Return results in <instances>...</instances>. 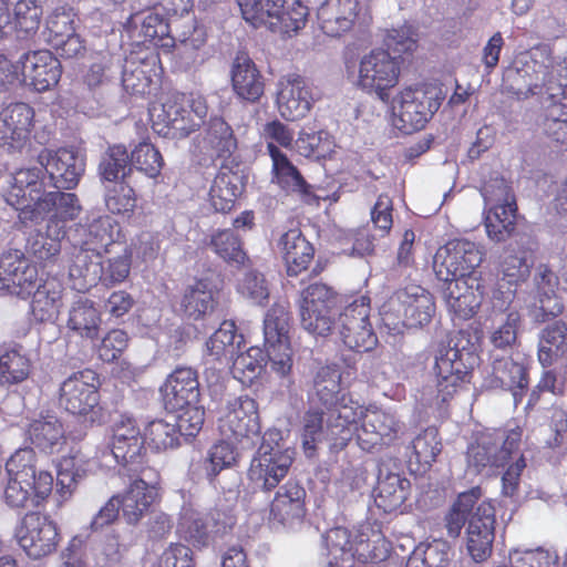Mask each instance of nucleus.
<instances>
[{"label":"nucleus","mask_w":567,"mask_h":567,"mask_svg":"<svg viewBox=\"0 0 567 567\" xmlns=\"http://www.w3.org/2000/svg\"><path fill=\"white\" fill-rule=\"evenodd\" d=\"M504 79L507 90L518 97L538 94L544 89L555 96L567 85V56L553 55L547 44L535 45L515 56Z\"/></svg>","instance_id":"nucleus-1"},{"label":"nucleus","mask_w":567,"mask_h":567,"mask_svg":"<svg viewBox=\"0 0 567 567\" xmlns=\"http://www.w3.org/2000/svg\"><path fill=\"white\" fill-rule=\"evenodd\" d=\"M400 431L394 415L377 406L364 408L352 398H343L336 409L334 434L342 441L357 436L362 450L390 444Z\"/></svg>","instance_id":"nucleus-2"},{"label":"nucleus","mask_w":567,"mask_h":567,"mask_svg":"<svg viewBox=\"0 0 567 567\" xmlns=\"http://www.w3.org/2000/svg\"><path fill=\"white\" fill-rule=\"evenodd\" d=\"M8 482L3 498L11 508L37 507L52 492L53 476L38 466L32 447L17 450L6 463Z\"/></svg>","instance_id":"nucleus-3"},{"label":"nucleus","mask_w":567,"mask_h":567,"mask_svg":"<svg viewBox=\"0 0 567 567\" xmlns=\"http://www.w3.org/2000/svg\"><path fill=\"white\" fill-rule=\"evenodd\" d=\"M346 71L354 87L388 103L391 90L400 80L401 62L389 50L375 48L361 54L357 61L347 62Z\"/></svg>","instance_id":"nucleus-4"},{"label":"nucleus","mask_w":567,"mask_h":567,"mask_svg":"<svg viewBox=\"0 0 567 567\" xmlns=\"http://www.w3.org/2000/svg\"><path fill=\"white\" fill-rule=\"evenodd\" d=\"M166 410L179 415V427L189 436L199 433L205 421V409L199 403L200 392L196 371L177 368L161 388Z\"/></svg>","instance_id":"nucleus-5"},{"label":"nucleus","mask_w":567,"mask_h":567,"mask_svg":"<svg viewBox=\"0 0 567 567\" xmlns=\"http://www.w3.org/2000/svg\"><path fill=\"white\" fill-rule=\"evenodd\" d=\"M435 313L433 296L423 287L412 285L395 291L382 305V323L391 334H401L405 328H419L431 322Z\"/></svg>","instance_id":"nucleus-6"},{"label":"nucleus","mask_w":567,"mask_h":567,"mask_svg":"<svg viewBox=\"0 0 567 567\" xmlns=\"http://www.w3.org/2000/svg\"><path fill=\"white\" fill-rule=\"evenodd\" d=\"M477 362L475 353L466 348H458L457 344L441 342L434 352L433 372L436 378L435 396L425 398L423 393L422 400L425 404L432 406L447 402L466 383L470 382L471 370Z\"/></svg>","instance_id":"nucleus-7"},{"label":"nucleus","mask_w":567,"mask_h":567,"mask_svg":"<svg viewBox=\"0 0 567 567\" xmlns=\"http://www.w3.org/2000/svg\"><path fill=\"white\" fill-rule=\"evenodd\" d=\"M444 96L435 84L406 86L391 100L393 125L404 134L422 130L440 109Z\"/></svg>","instance_id":"nucleus-8"},{"label":"nucleus","mask_w":567,"mask_h":567,"mask_svg":"<svg viewBox=\"0 0 567 567\" xmlns=\"http://www.w3.org/2000/svg\"><path fill=\"white\" fill-rule=\"evenodd\" d=\"M241 16L254 28L266 27L272 32L293 35L306 25L308 8L295 0H236Z\"/></svg>","instance_id":"nucleus-9"},{"label":"nucleus","mask_w":567,"mask_h":567,"mask_svg":"<svg viewBox=\"0 0 567 567\" xmlns=\"http://www.w3.org/2000/svg\"><path fill=\"white\" fill-rule=\"evenodd\" d=\"M145 440L141 434L135 419L131 415H120L112 425L111 451L104 457L111 458L105 466L111 467L112 461L122 465L128 474H146L156 476V471L146 465L144 456Z\"/></svg>","instance_id":"nucleus-10"},{"label":"nucleus","mask_w":567,"mask_h":567,"mask_svg":"<svg viewBox=\"0 0 567 567\" xmlns=\"http://www.w3.org/2000/svg\"><path fill=\"white\" fill-rule=\"evenodd\" d=\"M218 430L243 450L252 449L262 441L256 401L247 395L228 400L219 411Z\"/></svg>","instance_id":"nucleus-11"},{"label":"nucleus","mask_w":567,"mask_h":567,"mask_svg":"<svg viewBox=\"0 0 567 567\" xmlns=\"http://www.w3.org/2000/svg\"><path fill=\"white\" fill-rule=\"evenodd\" d=\"M487 210L484 225L487 237L495 241H505L514 231L516 203L511 187L504 178H495L482 187Z\"/></svg>","instance_id":"nucleus-12"},{"label":"nucleus","mask_w":567,"mask_h":567,"mask_svg":"<svg viewBox=\"0 0 567 567\" xmlns=\"http://www.w3.org/2000/svg\"><path fill=\"white\" fill-rule=\"evenodd\" d=\"M278 432L267 431L256 455L250 462L248 477L256 487L269 491L287 475L293 460V452L278 443Z\"/></svg>","instance_id":"nucleus-13"},{"label":"nucleus","mask_w":567,"mask_h":567,"mask_svg":"<svg viewBox=\"0 0 567 567\" xmlns=\"http://www.w3.org/2000/svg\"><path fill=\"white\" fill-rule=\"evenodd\" d=\"M336 292L320 282L309 285L300 292L298 310L301 327L313 336L326 337L334 326Z\"/></svg>","instance_id":"nucleus-14"},{"label":"nucleus","mask_w":567,"mask_h":567,"mask_svg":"<svg viewBox=\"0 0 567 567\" xmlns=\"http://www.w3.org/2000/svg\"><path fill=\"white\" fill-rule=\"evenodd\" d=\"M243 344L244 336L237 333L236 324L230 320L223 321L206 341L203 357L204 375L208 386L214 388L215 392L221 390L223 370Z\"/></svg>","instance_id":"nucleus-15"},{"label":"nucleus","mask_w":567,"mask_h":567,"mask_svg":"<svg viewBox=\"0 0 567 567\" xmlns=\"http://www.w3.org/2000/svg\"><path fill=\"white\" fill-rule=\"evenodd\" d=\"M370 298L360 296L344 307L334 319L332 331L339 333L340 339L351 350L358 352L371 351L378 344L377 334L370 322Z\"/></svg>","instance_id":"nucleus-16"},{"label":"nucleus","mask_w":567,"mask_h":567,"mask_svg":"<svg viewBox=\"0 0 567 567\" xmlns=\"http://www.w3.org/2000/svg\"><path fill=\"white\" fill-rule=\"evenodd\" d=\"M288 332V307L284 302H277L266 313L264 338L270 369L281 378L288 377L292 368Z\"/></svg>","instance_id":"nucleus-17"},{"label":"nucleus","mask_w":567,"mask_h":567,"mask_svg":"<svg viewBox=\"0 0 567 567\" xmlns=\"http://www.w3.org/2000/svg\"><path fill=\"white\" fill-rule=\"evenodd\" d=\"M483 261L478 246L466 239H455L440 247L433 258V269L442 281L477 277L475 269Z\"/></svg>","instance_id":"nucleus-18"},{"label":"nucleus","mask_w":567,"mask_h":567,"mask_svg":"<svg viewBox=\"0 0 567 567\" xmlns=\"http://www.w3.org/2000/svg\"><path fill=\"white\" fill-rule=\"evenodd\" d=\"M522 430L517 426L508 431H495L480 436L467 451L470 467L480 472L486 466H503L518 452Z\"/></svg>","instance_id":"nucleus-19"},{"label":"nucleus","mask_w":567,"mask_h":567,"mask_svg":"<svg viewBox=\"0 0 567 567\" xmlns=\"http://www.w3.org/2000/svg\"><path fill=\"white\" fill-rule=\"evenodd\" d=\"M532 252L526 249L511 248L501 262L502 277L493 289L491 308L494 312L509 310L517 302L516 287L528 277L532 266ZM520 300V298L518 297Z\"/></svg>","instance_id":"nucleus-20"},{"label":"nucleus","mask_w":567,"mask_h":567,"mask_svg":"<svg viewBox=\"0 0 567 567\" xmlns=\"http://www.w3.org/2000/svg\"><path fill=\"white\" fill-rule=\"evenodd\" d=\"M19 546L33 559H40L55 551L59 544L56 523L39 513L27 514L16 528Z\"/></svg>","instance_id":"nucleus-21"},{"label":"nucleus","mask_w":567,"mask_h":567,"mask_svg":"<svg viewBox=\"0 0 567 567\" xmlns=\"http://www.w3.org/2000/svg\"><path fill=\"white\" fill-rule=\"evenodd\" d=\"M82 207L73 193H63L60 190L43 193L34 207L24 208L19 214V219L23 224L43 220L48 216V225H55L62 230H66V223L74 220Z\"/></svg>","instance_id":"nucleus-22"},{"label":"nucleus","mask_w":567,"mask_h":567,"mask_svg":"<svg viewBox=\"0 0 567 567\" xmlns=\"http://www.w3.org/2000/svg\"><path fill=\"white\" fill-rule=\"evenodd\" d=\"M38 270L20 249L0 255V293L29 298L37 287Z\"/></svg>","instance_id":"nucleus-23"},{"label":"nucleus","mask_w":567,"mask_h":567,"mask_svg":"<svg viewBox=\"0 0 567 567\" xmlns=\"http://www.w3.org/2000/svg\"><path fill=\"white\" fill-rule=\"evenodd\" d=\"M38 162L59 189L74 188L85 169L84 156L72 147L43 148L38 155Z\"/></svg>","instance_id":"nucleus-24"},{"label":"nucleus","mask_w":567,"mask_h":567,"mask_svg":"<svg viewBox=\"0 0 567 567\" xmlns=\"http://www.w3.org/2000/svg\"><path fill=\"white\" fill-rule=\"evenodd\" d=\"M318 96L310 83L298 74L282 76L277 83L276 105L287 121L303 118Z\"/></svg>","instance_id":"nucleus-25"},{"label":"nucleus","mask_w":567,"mask_h":567,"mask_svg":"<svg viewBox=\"0 0 567 567\" xmlns=\"http://www.w3.org/2000/svg\"><path fill=\"white\" fill-rule=\"evenodd\" d=\"M97 377L83 370L66 378L60 385L59 404L74 415H86L99 404Z\"/></svg>","instance_id":"nucleus-26"},{"label":"nucleus","mask_w":567,"mask_h":567,"mask_svg":"<svg viewBox=\"0 0 567 567\" xmlns=\"http://www.w3.org/2000/svg\"><path fill=\"white\" fill-rule=\"evenodd\" d=\"M153 130L164 137L183 138L199 127L184 102V94H176L159 106L150 110Z\"/></svg>","instance_id":"nucleus-27"},{"label":"nucleus","mask_w":567,"mask_h":567,"mask_svg":"<svg viewBox=\"0 0 567 567\" xmlns=\"http://www.w3.org/2000/svg\"><path fill=\"white\" fill-rule=\"evenodd\" d=\"M124 35L134 44L150 43L165 52H169L176 45L166 20L151 10L131 14L123 24Z\"/></svg>","instance_id":"nucleus-28"},{"label":"nucleus","mask_w":567,"mask_h":567,"mask_svg":"<svg viewBox=\"0 0 567 567\" xmlns=\"http://www.w3.org/2000/svg\"><path fill=\"white\" fill-rule=\"evenodd\" d=\"M321 30L329 37H341L357 25L370 23V16L362 11L359 0H326L318 9Z\"/></svg>","instance_id":"nucleus-29"},{"label":"nucleus","mask_w":567,"mask_h":567,"mask_svg":"<svg viewBox=\"0 0 567 567\" xmlns=\"http://www.w3.org/2000/svg\"><path fill=\"white\" fill-rule=\"evenodd\" d=\"M19 80L43 92L58 84L61 76L60 61L48 50L24 53L17 63Z\"/></svg>","instance_id":"nucleus-30"},{"label":"nucleus","mask_w":567,"mask_h":567,"mask_svg":"<svg viewBox=\"0 0 567 567\" xmlns=\"http://www.w3.org/2000/svg\"><path fill=\"white\" fill-rule=\"evenodd\" d=\"M495 509L489 502H481L468 518L466 547L476 561L485 560L492 553Z\"/></svg>","instance_id":"nucleus-31"},{"label":"nucleus","mask_w":567,"mask_h":567,"mask_svg":"<svg viewBox=\"0 0 567 567\" xmlns=\"http://www.w3.org/2000/svg\"><path fill=\"white\" fill-rule=\"evenodd\" d=\"M34 111L25 103H13L0 112V147L21 150L29 141Z\"/></svg>","instance_id":"nucleus-32"},{"label":"nucleus","mask_w":567,"mask_h":567,"mask_svg":"<svg viewBox=\"0 0 567 567\" xmlns=\"http://www.w3.org/2000/svg\"><path fill=\"white\" fill-rule=\"evenodd\" d=\"M137 477L120 495V506L127 524L135 525L157 497L158 473L135 474Z\"/></svg>","instance_id":"nucleus-33"},{"label":"nucleus","mask_w":567,"mask_h":567,"mask_svg":"<svg viewBox=\"0 0 567 567\" xmlns=\"http://www.w3.org/2000/svg\"><path fill=\"white\" fill-rule=\"evenodd\" d=\"M443 298L450 312L460 319H470L478 310L484 288L478 277L445 281Z\"/></svg>","instance_id":"nucleus-34"},{"label":"nucleus","mask_w":567,"mask_h":567,"mask_svg":"<svg viewBox=\"0 0 567 567\" xmlns=\"http://www.w3.org/2000/svg\"><path fill=\"white\" fill-rule=\"evenodd\" d=\"M24 433L30 444L45 454H58L66 445L64 426L53 414L31 419Z\"/></svg>","instance_id":"nucleus-35"},{"label":"nucleus","mask_w":567,"mask_h":567,"mask_svg":"<svg viewBox=\"0 0 567 567\" xmlns=\"http://www.w3.org/2000/svg\"><path fill=\"white\" fill-rule=\"evenodd\" d=\"M41 169L21 168L9 177V188L3 197L8 205L12 206L18 215L24 208L34 207V202L42 197V183L40 182Z\"/></svg>","instance_id":"nucleus-36"},{"label":"nucleus","mask_w":567,"mask_h":567,"mask_svg":"<svg viewBox=\"0 0 567 567\" xmlns=\"http://www.w3.org/2000/svg\"><path fill=\"white\" fill-rule=\"evenodd\" d=\"M484 384L489 389H504L513 393L515 400L527 388L528 377L525 364L519 358L494 357L491 372Z\"/></svg>","instance_id":"nucleus-37"},{"label":"nucleus","mask_w":567,"mask_h":567,"mask_svg":"<svg viewBox=\"0 0 567 567\" xmlns=\"http://www.w3.org/2000/svg\"><path fill=\"white\" fill-rule=\"evenodd\" d=\"M558 277L546 265H539L534 275L536 296L534 302L527 305L537 320H545L547 316H558L563 312V305L556 298Z\"/></svg>","instance_id":"nucleus-38"},{"label":"nucleus","mask_w":567,"mask_h":567,"mask_svg":"<svg viewBox=\"0 0 567 567\" xmlns=\"http://www.w3.org/2000/svg\"><path fill=\"white\" fill-rule=\"evenodd\" d=\"M101 326L102 315L92 300L80 297L70 305L65 328L71 336L94 341L100 334Z\"/></svg>","instance_id":"nucleus-39"},{"label":"nucleus","mask_w":567,"mask_h":567,"mask_svg":"<svg viewBox=\"0 0 567 567\" xmlns=\"http://www.w3.org/2000/svg\"><path fill=\"white\" fill-rule=\"evenodd\" d=\"M102 276L101 254L81 244L73 246L69 260V278L78 291L96 285Z\"/></svg>","instance_id":"nucleus-40"},{"label":"nucleus","mask_w":567,"mask_h":567,"mask_svg":"<svg viewBox=\"0 0 567 567\" xmlns=\"http://www.w3.org/2000/svg\"><path fill=\"white\" fill-rule=\"evenodd\" d=\"M230 76L233 90L238 99L254 103L262 96L265 90L262 75L248 55H236Z\"/></svg>","instance_id":"nucleus-41"},{"label":"nucleus","mask_w":567,"mask_h":567,"mask_svg":"<svg viewBox=\"0 0 567 567\" xmlns=\"http://www.w3.org/2000/svg\"><path fill=\"white\" fill-rule=\"evenodd\" d=\"M63 285L58 279L50 278L42 284L37 279V287L31 293L33 317L41 322L56 320L63 306Z\"/></svg>","instance_id":"nucleus-42"},{"label":"nucleus","mask_w":567,"mask_h":567,"mask_svg":"<svg viewBox=\"0 0 567 567\" xmlns=\"http://www.w3.org/2000/svg\"><path fill=\"white\" fill-rule=\"evenodd\" d=\"M268 154L272 163L271 182L288 194L308 195L309 185L287 155L271 143L268 145Z\"/></svg>","instance_id":"nucleus-43"},{"label":"nucleus","mask_w":567,"mask_h":567,"mask_svg":"<svg viewBox=\"0 0 567 567\" xmlns=\"http://www.w3.org/2000/svg\"><path fill=\"white\" fill-rule=\"evenodd\" d=\"M341 374L337 365H324L318 369L313 380V393L311 400H317L331 411V425L336 430V409L347 394H341Z\"/></svg>","instance_id":"nucleus-44"},{"label":"nucleus","mask_w":567,"mask_h":567,"mask_svg":"<svg viewBox=\"0 0 567 567\" xmlns=\"http://www.w3.org/2000/svg\"><path fill=\"white\" fill-rule=\"evenodd\" d=\"M181 435L190 437L181 430L179 415L172 412L164 419L150 421L144 427L145 444L156 452L177 447Z\"/></svg>","instance_id":"nucleus-45"},{"label":"nucleus","mask_w":567,"mask_h":567,"mask_svg":"<svg viewBox=\"0 0 567 567\" xmlns=\"http://www.w3.org/2000/svg\"><path fill=\"white\" fill-rule=\"evenodd\" d=\"M289 276H298L306 270L313 258L312 245L302 236L299 229H289L279 240Z\"/></svg>","instance_id":"nucleus-46"},{"label":"nucleus","mask_w":567,"mask_h":567,"mask_svg":"<svg viewBox=\"0 0 567 567\" xmlns=\"http://www.w3.org/2000/svg\"><path fill=\"white\" fill-rule=\"evenodd\" d=\"M243 189V176L227 167H223L215 176L210 186L209 202L216 212H229L233 209Z\"/></svg>","instance_id":"nucleus-47"},{"label":"nucleus","mask_w":567,"mask_h":567,"mask_svg":"<svg viewBox=\"0 0 567 567\" xmlns=\"http://www.w3.org/2000/svg\"><path fill=\"white\" fill-rule=\"evenodd\" d=\"M306 491L296 482H287L271 503V515L281 523L300 520L305 516Z\"/></svg>","instance_id":"nucleus-48"},{"label":"nucleus","mask_w":567,"mask_h":567,"mask_svg":"<svg viewBox=\"0 0 567 567\" xmlns=\"http://www.w3.org/2000/svg\"><path fill=\"white\" fill-rule=\"evenodd\" d=\"M538 361L544 368L558 360H567V326L555 321L543 329L538 342Z\"/></svg>","instance_id":"nucleus-49"},{"label":"nucleus","mask_w":567,"mask_h":567,"mask_svg":"<svg viewBox=\"0 0 567 567\" xmlns=\"http://www.w3.org/2000/svg\"><path fill=\"white\" fill-rule=\"evenodd\" d=\"M216 290L213 285L200 279L188 286L182 299V309L189 320H202L215 308Z\"/></svg>","instance_id":"nucleus-50"},{"label":"nucleus","mask_w":567,"mask_h":567,"mask_svg":"<svg viewBox=\"0 0 567 567\" xmlns=\"http://www.w3.org/2000/svg\"><path fill=\"white\" fill-rule=\"evenodd\" d=\"M91 470L90 458L81 450H71L56 465V482L60 492L70 495Z\"/></svg>","instance_id":"nucleus-51"},{"label":"nucleus","mask_w":567,"mask_h":567,"mask_svg":"<svg viewBox=\"0 0 567 567\" xmlns=\"http://www.w3.org/2000/svg\"><path fill=\"white\" fill-rule=\"evenodd\" d=\"M520 308L519 299H517V302H514L507 311L494 312L492 310L495 317L504 315L489 332L488 339L494 348L505 350L515 344L522 321Z\"/></svg>","instance_id":"nucleus-52"},{"label":"nucleus","mask_w":567,"mask_h":567,"mask_svg":"<svg viewBox=\"0 0 567 567\" xmlns=\"http://www.w3.org/2000/svg\"><path fill=\"white\" fill-rule=\"evenodd\" d=\"M85 239L82 241L84 246L101 254L103 250L109 251V247H117L115 239L118 235V225L110 216L103 215L94 218L84 229Z\"/></svg>","instance_id":"nucleus-53"},{"label":"nucleus","mask_w":567,"mask_h":567,"mask_svg":"<svg viewBox=\"0 0 567 567\" xmlns=\"http://www.w3.org/2000/svg\"><path fill=\"white\" fill-rule=\"evenodd\" d=\"M481 497L482 489L478 486L463 492L457 496V499L444 518L446 533L450 537L457 538L460 536L466 519L474 513V506Z\"/></svg>","instance_id":"nucleus-54"},{"label":"nucleus","mask_w":567,"mask_h":567,"mask_svg":"<svg viewBox=\"0 0 567 567\" xmlns=\"http://www.w3.org/2000/svg\"><path fill=\"white\" fill-rule=\"evenodd\" d=\"M410 482L399 474H388L378 483L377 505L384 512L398 509L408 498Z\"/></svg>","instance_id":"nucleus-55"},{"label":"nucleus","mask_w":567,"mask_h":567,"mask_svg":"<svg viewBox=\"0 0 567 567\" xmlns=\"http://www.w3.org/2000/svg\"><path fill=\"white\" fill-rule=\"evenodd\" d=\"M204 147L217 156H228L237 148V141L230 125L219 116L212 117L208 122Z\"/></svg>","instance_id":"nucleus-56"},{"label":"nucleus","mask_w":567,"mask_h":567,"mask_svg":"<svg viewBox=\"0 0 567 567\" xmlns=\"http://www.w3.org/2000/svg\"><path fill=\"white\" fill-rule=\"evenodd\" d=\"M355 553L360 561L378 564L388 558L390 543L379 530L367 527L355 537Z\"/></svg>","instance_id":"nucleus-57"},{"label":"nucleus","mask_w":567,"mask_h":567,"mask_svg":"<svg viewBox=\"0 0 567 567\" xmlns=\"http://www.w3.org/2000/svg\"><path fill=\"white\" fill-rule=\"evenodd\" d=\"M30 360L20 349L11 348L0 354V385L24 381L30 373Z\"/></svg>","instance_id":"nucleus-58"},{"label":"nucleus","mask_w":567,"mask_h":567,"mask_svg":"<svg viewBox=\"0 0 567 567\" xmlns=\"http://www.w3.org/2000/svg\"><path fill=\"white\" fill-rule=\"evenodd\" d=\"M334 148V142L329 132H307L302 130L293 144V150L305 157L326 158Z\"/></svg>","instance_id":"nucleus-59"},{"label":"nucleus","mask_w":567,"mask_h":567,"mask_svg":"<svg viewBox=\"0 0 567 567\" xmlns=\"http://www.w3.org/2000/svg\"><path fill=\"white\" fill-rule=\"evenodd\" d=\"M65 235L66 230L47 224L44 233L38 231L28 240V247L39 260H51L60 254Z\"/></svg>","instance_id":"nucleus-60"},{"label":"nucleus","mask_w":567,"mask_h":567,"mask_svg":"<svg viewBox=\"0 0 567 567\" xmlns=\"http://www.w3.org/2000/svg\"><path fill=\"white\" fill-rule=\"evenodd\" d=\"M449 564V547L446 543L434 540L421 543L408 558L406 567H446Z\"/></svg>","instance_id":"nucleus-61"},{"label":"nucleus","mask_w":567,"mask_h":567,"mask_svg":"<svg viewBox=\"0 0 567 567\" xmlns=\"http://www.w3.org/2000/svg\"><path fill=\"white\" fill-rule=\"evenodd\" d=\"M264 352L258 347H251L246 352L238 353L231 359V373L243 384H250L261 372Z\"/></svg>","instance_id":"nucleus-62"},{"label":"nucleus","mask_w":567,"mask_h":567,"mask_svg":"<svg viewBox=\"0 0 567 567\" xmlns=\"http://www.w3.org/2000/svg\"><path fill=\"white\" fill-rule=\"evenodd\" d=\"M104 202L110 213L131 216L136 207L135 190L124 182L113 183L105 187Z\"/></svg>","instance_id":"nucleus-63"},{"label":"nucleus","mask_w":567,"mask_h":567,"mask_svg":"<svg viewBox=\"0 0 567 567\" xmlns=\"http://www.w3.org/2000/svg\"><path fill=\"white\" fill-rule=\"evenodd\" d=\"M322 555L333 559L346 558L348 555L354 558L357 557L355 539H351L347 528H331L322 536Z\"/></svg>","instance_id":"nucleus-64"}]
</instances>
